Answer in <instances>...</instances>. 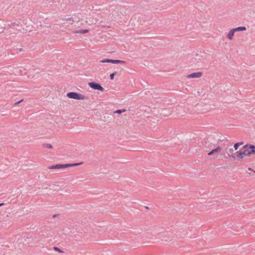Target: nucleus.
Here are the masks:
<instances>
[{
	"mask_svg": "<svg viewBox=\"0 0 255 255\" xmlns=\"http://www.w3.org/2000/svg\"><path fill=\"white\" fill-rule=\"evenodd\" d=\"M3 205H4V203H0V207L3 206Z\"/></svg>",
	"mask_w": 255,
	"mask_h": 255,
	"instance_id": "nucleus-18",
	"label": "nucleus"
},
{
	"mask_svg": "<svg viewBox=\"0 0 255 255\" xmlns=\"http://www.w3.org/2000/svg\"><path fill=\"white\" fill-rule=\"evenodd\" d=\"M115 74H116V73H112V74H110V79L111 80H113L114 79V76H115Z\"/></svg>",
	"mask_w": 255,
	"mask_h": 255,
	"instance_id": "nucleus-14",
	"label": "nucleus"
},
{
	"mask_svg": "<svg viewBox=\"0 0 255 255\" xmlns=\"http://www.w3.org/2000/svg\"><path fill=\"white\" fill-rule=\"evenodd\" d=\"M81 163H75V164H58L54 165H52L49 167V169H62V168H68L75 166H78L80 165Z\"/></svg>",
	"mask_w": 255,
	"mask_h": 255,
	"instance_id": "nucleus-5",
	"label": "nucleus"
},
{
	"mask_svg": "<svg viewBox=\"0 0 255 255\" xmlns=\"http://www.w3.org/2000/svg\"><path fill=\"white\" fill-rule=\"evenodd\" d=\"M88 85L94 90H97L101 92L104 91V88L100 84L92 82H89Z\"/></svg>",
	"mask_w": 255,
	"mask_h": 255,
	"instance_id": "nucleus-6",
	"label": "nucleus"
},
{
	"mask_svg": "<svg viewBox=\"0 0 255 255\" xmlns=\"http://www.w3.org/2000/svg\"><path fill=\"white\" fill-rule=\"evenodd\" d=\"M253 154H255V146L252 145H246L242 150L237 152L236 156H233V157L243 159Z\"/></svg>",
	"mask_w": 255,
	"mask_h": 255,
	"instance_id": "nucleus-1",
	"label": "nucleus"
},
{
	"mask_svg": "<svg viewBox=\"0 0 255 255\" xmlns=\"http://www.w3.org/2000/svg\"><path fill=\"white\" fill-rule=\"evenodd\" d=\"M101 63H112L113 64L125 63V61L121 60H112L109 59H103L100 61Z\"/></svg>",
	"mask_w": 255,
	"mask_h": 255,
	"instance_id": "nucleus-8",
	"label": "nucleus"
},
{
	"mask_svg": "<svg viewBox=\"0 0 255 255\" xmlns=\"http://www.w3.org/2000/svg\"><path fill=\"white\" fill-rule=\"evenodd\" d=\"M245 30H246V27L245 26H240L232 28L230 29L227 34V38L229 40H232L236 32L243 31Z\"/></svg>",
	"mask_w": 255,
	"mask_h": 255,
	"instance_id": "nucleus-2",
	"label": "nucleus"
},
{
	"mask_svg": "<svg viewBox=\"0 0 255 255\" xmlns=\"http://www.w3.org/2000/svg\"><path fill=\"white\" fill-rule=\"evenodd\" d=\"M54 250H55L56 251H58L59 252H62V251L57 247H54Z\"/></svg>",
	"mask_w": 255,
	"mask_h": 255,
	"instance_id": "nucleus-15",
	"label": "nucleus"
},
{
	"mask_svg": "<svg viewBox=\"0 0 255 255\" xmlns=\"http://www.w3.org/2000/svg\"><path fill=\"white\" fill-rule=\"evenodd\" d=\"M241 144L240 143H236L234 145V148L235 150H237L238 149L239 146Z\"/></svg>",
	"mask_w": 255,
	"mask_h": 255,
	"instance_id": "nucleus-12",
	"label": "nucleus"
},
{
	"mask_svg": "<svg viewBox=\"0 0 255 255\" xmlns=\"http://www.w3.org/2000/svg\"><path fill=\"white\" fill-rule=\"evenodd\" d=\"M47 147L48 148H52V145L50 144H49L47 145Z\"/></svg>",
	"mask_w": 255,
	"mask_h": 255,
	"instance_id": "nucleus-16",
	"label": "nucleus"
},
{
	"mask_svg": "<svg viewBox=\"0 0 255 255\" xmlns=\"http://www.w3.org/2000/svg\"><path fill=\"white\" fill-rule=\"evenodd\" d=\"M67 96L70 99H73L78 100H85L86 97L80 93L76 92H69L67 94Z\"/></svg>",
	"mask_w": 255,
	"mask_h": 255,
	"instance_id": "nucleus-3",
	"label": "nucleus"
},
{
	"mask_svg": "<svg viewBox=\"0 0 255 255\" xmlns=\"http://www.w3.org/2000/svg\"><path fill=\"white\" fill-rule=\"evenodd\" d=\"M175 112L176 114L179 116H183L185 113L183 109L182 108V107L179 106H178L176 107Z\"/></svg>",
	"mask_w": 255,
	"mask_h": 255,
	"instance_id": "nucleus-9",
	"label": "nucleus"
},
{
	"mask_svg": "<svg viewBox=\"0 0 255 255\" xmlns=\"http://www.w3.org/2000/svg\"><path fill=\"white\" fill-rule=\"evenodd\" d=\"M89 32V30L88 29H81L79 30L74 31L73 33L76 34H85Z\"/></svg>",
	"mask_w": 255,
	"mask_h": 255,
	"instance_id": "nucleus-11",
	"label": "nucleus"
},
{
	"mask_svg": "<svg viewBox=\"0 0 255 255\" xmlns=\"http://www.w3.org/2000/svg\"><path fill=\"white\" fill-rule=\"evenodd\" d=\"M202 76V72H195L187 76V78H199Z\"/></svg>",
	"mask_w": 255,
	"mask_h": 255,
	"instance_id": "nucleus-10",
	"label": "nucleus"
},
{
	"mask_svg": "<svg viewBox=\"0 0 255 255\" xmlns=\"http://www.w3.org/2000/svg\"><path fill=\"white\" fill-rule=\"evenodd\" d=\"M222 150V148L220 146H218L216 148L212 150L210 152L208 153V155H214L215 158L218 156L219 153H220Z\"/></svg>",
	"mask_w": 255,
	"mask_h": 255,
	"instance_id": "nucleus-7",
	"label": "nucleus"
},
{
	"mask_svg": "<svg viewBox=\"0 0 255 255\" xmlns=\"http://www.w3.org/2000/svg\"><path fill=\"white\" fill-rule=\"evenodd\" d=\"M125 111H126V110H117L116 111H115V113L120 114L123 112H125Z\"/></svg>",
	"mask_w": 255,
	"mask_h": 255,
	"instance_id": "nucleus-13",
	"label": "nucleus"
},
{
	"mask_svg": "<svg viewBox=\"0 0 255 255\" xmlns=\"http://www.w3.org/2000/svg\"><path fill=\"white\" fill-rule=\"evenodd\" d=\"M22 101H23V100H20V101H19L17 102L16 103V104H18L20 103V102H21Z\"/></svg>",
	"mask_w": 255,
	"mask_h": 255,
	"instance_id": "nucleus-17",
	"label": "nucleus"
},
{
	"mask_svg": "<svg viewBox=\"0 0 255 255\" xmlns=\"http://www.w3.org/2000/svg\"><path fill=\"white\" fill-rule=\"evenodd\" d=\"M82 20L84 21L86 24L89 25L96 24L98 21L97 18L93 15L84 16L82 18Z\"/></svg>",
	"mask_w": 255,
	"mask_h": 255,
	"instance_id": "nucleus-4",
	"label": "nucleus"
}]
</instances>
